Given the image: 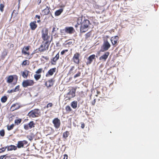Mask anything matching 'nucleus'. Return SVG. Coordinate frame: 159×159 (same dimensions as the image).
Segmentation results:
<instances>
[{
	"label": "nucleus",
	"instance_id": "f257e3e1",
	"mask_svg": "<svg viewBox=\"0 0 159 159\" xmlns=\"http://www.w3.org/2000/svg\"><path fill=\"white\" fill-rule=\"evenodd\" d=\"M89 25V21L87 20H84L83 22H81L80 26V31L81 33H84L88 30Z\"/></svg>",
	"mask_w": 159,
	"mask_h": 159
},
{
	"label": "nucleus",
	"instance_id": "f03ea898",
	"mask_svg": "<svg viewBox=\"0 0 159 159\" xmlns=\"http://www.w3.org/2000/svg\"><path fill=\"white\" fill-rule=\"evenodd\" d=\"M41 115V112L38 109H35L30 111L28 115L30 117L35 118L38 117Z\"/></svg>",
	"mask_w": 159,
	"mask_h": 159
},
{
	"label": "nucleus",
	"instance_id": "7ed1b4c3",
	"mask_svg": "<svg viewBox=\"0 0 159 159\" xmlns=\"http://www.w3.org/2000/svg\"><path fill=\"white\" fill-rule=\"evenodd\" d=\"M51 41L43 42V44L41 45L39 48V51L40 52H43L48 50V48L50 44Z\"/></svg>",
	"mask_w": 159,
	"mask_h": 159
},
{
	"label": "nucleus",
	"instance_id": "20e7f679",
	"mask_svg": "<svg viewBox=\"0 0 159 159\" xmlns=\"http://www.w3.org/2000/svg\"><path fill=\"white\" fill-rule=\"evenodd\" d=\"M42 38L43 39L45 42L46 41H50L49 38L50 37L48 35V30L47 29H45L44 30L42 31Z\"/></svg>",
	"mask_w": 159,
	"mask_h": 159
},
{
	"label": "nucleus",
	"instance_id": "39448f33",
	"mask_svg": "<svg viewBox=\"0 0 159 159\" xmlns=\"http://www.w3.org/2000/svg\"><path fill=\"white\" fill-rule=\"evenodd\" d=\"M111 45L107 41H104L101 47V51L104 52L107 50L110 47Z\"/></svg>",
	"mask_w": 159,
	"mask_h": 159
},
{
	"label": "nucleus",
	"instance_id": "423d86ee",
	"mask_svg": "<svg viewBox=\"0 0 159 159\" xmlns=\"http://www.w3.org/2000/svg\"><path fill=\"white\" fill-rule=\"evenodd\" d=\"M34 84V82L32 80H26L23 81L22 85L24 88H26L28 86H32Z\"/></svg>",
	"mask_w": 159,
	"mask_h": 159
},
{
	"label": "nucleus",
	"instance_id": "0eeeda50",
	"mask_svg": "<svg viewBox=\"0 0 159 159\" xmlns=\"http://www.w3.org/2000/svg\"><path fill=\"white\" fill-rule=\"evenodd\" d=\"M75 90L70 91L66 94L67 99H70L75 96Z\"/></svg>",
	"mask_w": 159,
	"mask_h": 159
},
{
	"label": "nucleus",
	"instance_id": "6e6552de",
	"mask_svg": "<svg viewBox=\"0 0 159 159\" xmlns=\"http://www.w3.org/2000/svg\"><path fill=\"white\" fill-rule=\"evenodd\" d=\"M52 123L54 124V126L56 129L58 128L61 124L60 120L58 118H55L52 121Z\"/></svg>",
	"mask_w": 159,
	"mask_h": 159
},
{
	"label": "nucleus",
	"instance_id": "1a4fd4ad",
	"mask_svg": "<svg viewBox=\"0 0 159 159\" xmlns=\"http://www.w3.org/2000/svg\"><path fill=\"white\" fill-rule=\"evenodd\" d=\"M28 143V142L26 140L19 141L18 142L16 147L20 148L24 147V145H26Z\"/></svg>",
	"mask_w": 159,
	"mask_h": 159
},
{
	"label": "nucleus",
	"instance_id": "9d476101",
	"mask_svg": "<svg viewBox=\"0 0 159 159\" xmlns=\"http://www.w3.org/2000/svg\"><path fill=\"white\" fill-rule=\"evenodd\" d=\"M109 55V52H106L104 54L101 56L99 58V60L102 61H105Z\"/></svg>",
	"mask_w": 159,
	"mask_h": 159
},
{
	"label": "nucleus",
	"instance_id": "9b49d317",
	"mask_svg": "<svg viewBox=\"0 0 159 159\" xmlns=\"http://www.w3.org/2000/svg\"><path fill=\"white\" fill-rule=\"evenodd\" d=\"M65 29L66 33L70 34L73 33L75 31L73 28L71 27H66Z\"/></svg>",
	"mask_w": 159,
	"mask_h": 159
},
{
	"label": "nucleus",
	"instance_id": "f8f14e48",
	"mask_svg": "<svg viewBox=\"0 0 159 159\" xmlns=\"http://www.w3.org/2000/svg\"><path fill=\"white\" fill-rule=\"evenodd\" d=\"M80 57V55L78 53H77L75 54L74 57H73V60L74 61L76 64H78L79 63V57Z\"/></svg>",
	"mask_w": 159,
	"mask_h": 159
},
{
	"label": "nucleus",
	"instance_id": "ddd939ff",
	"mask_svg": "<svg viewBox=\"0 0 159 159\" xmlns=\"http://www.w3.org/2000/svg\"><path fill=\"white\" fill-rule=\"evenodd\" d=\"M56 68H54L50 69L49 70L48 72L46 74V76L48 77L49 75H52L53 74V73L56 71Z\"/></svg>",
	"mask_w": 159,
	"mask_h": 159
},
{
	"label": "nucleus",
	"instance_id": "4468645a",
	"mask_svg": "<svg viewBox=\"0 0 159 159\" xmlns=\"http://www.w3.org/2000/svg\"><path fill=\"white\" fill-rule=\"evenodd\" d=\"M95 55H92L89 57L88 58V61L87 62V64H89L91 63L93 60L95 58Z\"/></svg>",
	"mask_w": 159,
	"mask_h": 159
},
{
	"label": "nucleus",
	"instance_id": "2eb2a0df",
	"mask_svg": "<svg viewBox=\"0 0 159 159\" xmlns=\"http://www.w3.org/2000/svg\"><path fill=\"white\" fill-rule=\"evenodd\" d=\"M119 39V37L118 36H115L114 37H112L111 39V41L113 45H115L117 43V41Z\"/></svg>",
	"mask_w": 159,
	"mask_h": 159
},
{
	"label": "nucleus",
	"instance_id": "dca6fc26",
	"mask_svg": "<svg viewBox=\"0 0 159 159\" xmlns=\"http://www.w3.org/2000/svg\"><path fill=\"white\" fill-rule=\"evenodd\" d=\"M36 21L31 22L30 24V26L31 29L32 30H34L37 27V25L36 24Z\"/></svg>",
	"mask_w": 159,
	"mask_h": 159
},
{
	"label": "nucleus",
	"instance_id": "f3484780",
	"mask_svg": "<svg viewBox=\"0 0 159 159\" xmlns=\"http://www.w3.org/2000/svg\"><path fill=\"white\" fill-rule=\"evenodd\" d=\"M59 53L57 54L56 56L52 59V61H51V63L52 64L55 65L56 64V61L59 59Z\"/></svg>",
	"mask_w": 159,
	"mask_h": 159
},
{
	"label": "nucleus",
	"instance_id": "a211bd4d",
	"mask_svg": "<svg viewBox=\"0 0 159 159\" xmlns=\"http://www.w3.org/2000/svg\"><path fill=\"white\" fill-rule=\"evenodd\" d=\"M19 107H20L17 104H14L11 106V111H13L18 109Z\"/></svg>",
	"mask_w": 159,
	"mask_h": 159
},
{
	"label": "nucleus",
	"instance_id": "6ab92c4d",
	"mask_svg": "<svg viewBox=\"0 0 159 159\" xmlns=\"http://www.w3.org/2000/svg\"><path fill=\"white\" fill-rule=\"evenodd\" d=\"M29 72V71L26 70H25L21 72L22 76L24 78H27L28 76Z\"/></svg>",
	"mask_w": 159,
	"mask_h": 159
},
{
	"label": "nucleus",
	"instance_id": "aec40b11",
	"mask_svg": "<svg viewBox=\"0 0 159 159\" xmlns=\"http://www.w3.org/2000/svg\"><path fill=\"white\" fill-rule=\"evenodd\" d=\"M8 151H11L12 150H15L17 149V147L14 145H11L7 147Z\"/></svg>",
	"mask_w": 159,
	"mask_h": 159
},
{
	"label": "nucleus",
	"instance_id": "412c9836",
	"mask_svg": "<svg viewBox=\"0 0 159 159\" xmlns=\"http://www.w3.org/2000/svg\"><path fill=\"white\" fill-rule=\"evenodd\" d=\"M29 49V46H27L26 47H24L22 51V52L25 55L28 54V55H29V53L26 52V51H28Z\"/></svg>",
	"mask_w": 159,
	"mask_h": 159
},
{
	"label": "nucleus",
	"instance_id": "4be33fe9",
	"mask_svg": "<svg viewBox=\"0 0 159 159\" xmlns=\"http://www.w3.org/2000/svg\"><path fill=\"white\" fill-rule=\"evenodd\" d=\"M49 8V7L48 6H47L46 8L43 10L42 13L44 14V15H46L49 13L50 11Z\"/></svg>",
	"mask_w": 159,
	"mask_h": 159
},
{
	"label": "nucleus",
	"instance_id": "5701e85b",
	"mask_svg": "<svg viewBox=\"0 0 159 159\" xmlns=\"http://www.w3.org/2000/svg\"><path fill=\"white\" fill-rule=\"evenodd\" d=\"M77 102L74 101H73L71 104V107L74 109H75L77 108Z\"/></svg>",
	"mask_w": 159,
	"mask_h": 159
},
{
	"label": "nucleus",
	"instance_id": "b1692460",
	"mask_svg": "<svg viewBox=\"0 0 159 159\" xmlns=\"http://www.w3.org/2000/svg\"><path fill=\"white\" fill-rule=\"evenodd\" d=\"M82 21V17H79L78 19L77 20V24L75 25V27L76 28H77L79 25H81V22Z\"/></svg>",
	"mask_w": 159,
	"mask_h": 159
},
{
	"label": "nucleus",
	"instance_id": "393cba45",
	"mask_svg": "<svg viewBox=\"0 0 159 159\" xmlns=\"http://www.w3.org/2000/svg\"><path fill=\"white\" fill-rule=\"evenodd\" d=\"M13 80V77L12 75L9 76L7 78V82L8 83H11L12 82Z\"/></svg>",
	"mask_w": 159,
	"mask_h": 159
},
{
	"label": "nucleus",
	"instance_id": "a878e982",
	"mask_svg": "<svg viewBox=\"0 0 159 159\" xmlns=\"http://www.w3.org/2000/svg\"><path fill=\"white\" fill-rule=\"evenodd\" d=\"M28 125V126L30 129H31L34 127L35 124L34 123V121H31Z\"/></svg>",
	"mask_w": 159,
	"mask_h": 159
},
{
	"label": "nucleus",
	"instance_id": "bb28decb",
	"mask_svg": "<svg viewBox=\"0 0 159 159\" xmlns=\"http://www.w3.org/2000/svg\"><path fill=\"white\" fill-rule=\"evenodd\" d=\"M63 11V10L62 9H61L55 12V15L56 16L59 15Z\"/></svg>",
	"mask_w": 159,
	"mask_h": 159
},
{
	"label": "nucleus",
	"instance_id": "cd10ccee",
	"mask_svg": "<svg viewBox=\"0 0 159 159\" xmlns=\"http://www.w3.org/2000/svg\"><path fill=\"white\" fill-rule=\"evenodd\" d=\"M41 75L39 74H36L34 75V79L36 80H38L41 77Z\"/></svg>",
	"mask_w": 159,
	"mask_h": 159
},
{
	"label": "nucleus",
	"instance_id": "c85d7f7f",
	"mask_svg": "<svg viewBox=\"0 0 159 159\" xmlns=\"http://www.w3.org/2000/svg\"><path fill=\"white\" fill-rule=\"evenodd\" d=\"M7 100V98L6 96L2 97L1 98V101L3 103L5 102Z\"/></svg>",
	"mask_w": 159,
	"mask_h": 159
},
{
	"label": "nucleus",
	"instance_id": "c756f323",
	"mask_svg": "<svg viewBox=\"0 0 159 159\" xmlns=\"http://www.w3.org/2000/svg\"><path fill=\"white\" fill-rule=\"evenodd\" d=\"M48 82H49V84L48 85V87H51L53 85V84L52 79H51L48 80Z\"/></svg>",
	"mask_w": 159,
	"mask_h": 159
},
{
	"label": "nucleus",
	"instance_id": "7c9ffc66",
	"mask_svg": "<svg viewBox=\"0 0 159 159\" xmlns=\"http://www.w3.org/2000/svg\"><path fill=\"white\" fill-rule=\"evenodd\" d=\"M21 119L16 120H15V123L17 125H18L21 123Z\"/></svg>",
	"mask_w": 159,
	"mask_h": 159
},
{
	"label": "nucleus",
	"instance_id": "2f4dec72",
	"mask_svg": "<svg viewBox=\"0 0 159 159\" xmlns=\"http://www.w3.org/2000/svg\"><path fill=\"white\" fill-rule=\"evenodd\" d=\"M66 111L68 113L72 111V109H71L70 107L69 106H66Z\"/></svg>",
	"mask_w": 159,
	"mask_h": 159
},
{
	"label": "nucleus",
	"instance_id": "473e14b6",
	"mask_svg": "<svg viewBox=\"0 0 159 159\" xmlns=\"http://www.w3.org/2000/svg\"><path fill=\"white\" fill-rule=\"evenodd\" d=\"M69 135V132L67 131L64 133L63 134V137L65 138H66Z\"/></svg>",
	"mask_w": 159,
	"mask_h": 159
},
{
	"label": "nucleus",
	"instance_id": "72a5a7b5",
	"mask_svg": "<svg viewBox=\"0 0 159 159\" xmlns=\"http://www.w3.org/2000/svg\"><path fill=\"white\" fill-rule=\"evenodd\" d=\"M74 66H72L71 67V68L70 69V70L69 71V74H73L74 73V72H73L72 71L74 69Z\"/></svg>",
	"mask_w": 159,
	"mask_h": 159
},
{
	"label": "nucleus",
	"instance_id": "f704fd0d",
	"mask_svg": "<svg viewBox=\"0 0 159 159\" xmlns=\"http://www.w3.org/2000/svg\"><path fill=\"white\" fill-rule=\"evenodd\" d=\"M14 126V125L13 124H12V125H11L10 126H7V129L8 130H11V129H12L13 127Z\"/></svg>",
	"mask_w": 159,
	"mask_h": 159
},
{
	"label": "nucleus",
	"instance_id": "c9c22d12",
	"mask_svg": "<svg viewBox=\"0 0 159 159\" xmlns=\"http://www.w3.org/2000/svg\"><path fill=\"white\" fill-rule=\"evenodd\" d=\"M65 28L62 30H61L60 32L61 33V35L65 34V33H66Z\"/></svg>",
	"mask_w": 159,
	"mask_h": 159
},
{
	"label": "nucleus",
	"instance_id": "e433bc0d",
	"mask_svg": "<svg viewBox=\"0 0 159 159\" xmlns=\"http://www.w3.org/2000/svg\"><path fill=\"white\" fill-rule=\"evenodd\" d=\"M4 7V5L2 4H0V11H1V12H3V8Z\"/></svg>",
	"mask_w": 159,
	"mask_h": 159
},
{
	"label": "nucleus",
	"instance_id": "4c0bfd02",
	"mask_svg": "<svg viewBox=\"0 0 159 159\" xmlns=\"http://www.w3.org/2000/svg\"><path fill=\"white\" fill-rule=\"evenodd\" d=\"M29 61H27V60H25L24 61L22 64V65H27V64H29Z\"/></svg>",
	"mask_w": 159,
	"mask_h": 159
},
{
	"label": "nucleus",
	"instance_id": "58836bf2",
	"mask_svg": "<svg viewBox=\"0 0 159 159\" xmlns=\"http://www.w3.org/2000/svg\"><path fill=\"white\" fill-rule=\"evenodd\" d=\"M20 86L18 85L14 89V91L16 92L19 91V89Z\"/></svg>",
	"mask_w": 159,
	"mask_h": 159
},
{
	"label": "nucleus",
	"instance_id": "ea45409f",
	"mask_svg": "<svg viewBox=\"0 0 159 159\" xmlns=\"http://www.w3.org/2000/svg\"><path fill=\"white\" fill-rule=\"evenodd\" d=\"M43 70L42 68H40L38 69L35 72L37 74H39L41 73Z\"/></svg>",
	"mask_w": 159,
	"mask_h": 159
},
{
	"label": "nucleus",
	"instance_id": "a19ab883",
	"mask_svg": "<svg viewBox=\"0 0 159 159\" xmlns=\"http://www.w3.org/2000/svg\"><path fill=\"white\" fill-rule=\"evenodd\" d=\"M5 134V132L4 130L0 131V135L2 136H3Z\"/></svg>",
	"mask_w": 159,
	"mask_h": 159
},
{
	"label": "nucleus",
	"instance_id": "79ce46f5",
	"mask_svg": "<svg viewBox=\"0 0 159 159\" xmlns=\"http://www.w3.org/2000/svg\"><path fill=\"white\" fill-rule=\"evenodd\" d=\"M28 124H25L24 125V128L26 130H28L30 128L28 126Z\"/></svg>",
	"mask_w": 159,
	"mask_h": 159
},
{
	"label": "nucleus",
	"instance_id": "37998d69",
	"mask_svg": "<svg viewBox=\"0 0 159 159\" xmlns=\"http://www.w3.org/2000/svg\"><path fill=\"white\" fill-rule=\"evenodd\" d=\"M7 148V147H6L5 148L3 147L2 148L0 149V153L2 152H4L6 150V148Z\"/></svg>",
	"mask_w": 159,
	"mask_h": 159
},
{
	"label": "nucleus",
	"instance_id": "c03bdc74",
	"mask_svg": "<svg viewBox=\"0 0 159 159\" xmlns=\"http://www.w3.org/2000/svg\"><path fill=\"white\" fill-rule=\"evenodd\" d=\"M80 72H78L77 74H76L74 76V78H75L77 77H79L80 76Z\"/></svg>",
	"mask_w": 159,
	"mask_h": 159
},
{
	"label": "nucleus",
	"instance_id": "a18cd8bd",
	"mask_svg": "<svg viewBox=\"0 0 159 159\" xmlns=\"http://www.w3.org/2000/svg\"><path fill=\"white\" fill-rule=\"evenodd\" d=\"M91 34L90 33H88L85 34V37L86 38H88L90 36Z\"/></svg>",
	"mask_w": 159,
	"mask_h": 159
},
{
	"label": "nucleus",
	"instance_id": "49530a36",
	"mask_svg": "<svg viewBox=\"0 0 159 159\" xmlns=\"http://www.w3.org/2000/svg\"><path fill=\"white\" fill-rule=\"evenodd\" d=\"M52 105H53L52 103H49L47 104L46 107L47 108H48L49 107H51L52 106Z\"/></svg>",
	"mask_w": 159,
	"mask_h": 159
},
{
	"label": "nucleus",
	"instance_id": "de8ad7c7",
	"mask_svg": "<svg viewBox=\"0 0 159 159\" xmlns=\"http://www.w3.org/2000/svg\"><path fill=\"white\" fill-rule=\"evenodd\" d=\"M14 92H15L14 91V89H12L10 90H8L7 91V93H11Z\"/></svg>",
	"mask_w": 159,
	"mask_h": 159
},
{
	"label": "nucleus",
	"instance_id": "09e8293b",
	"mask_svg": "<svg viewBox=\"0 0 159 159\" xmlns=\"http://www.w3.org/2000/svg\"><path fill=\"white\" fill-rule=\"evenodd\" d=\"M55 29H56V28H55V27H54L52 29V33L53 34L54 32L56 31V30H55Z\"/></svg>",
	"mask_w": 159,
	"mask_h": 159
},
{
	"label": "nucleus",
	"instance_id": "8fccbe9b",
	"mask_svg": "<svg viewBox=\"0 0 159 159\" xmlns=\"http://www.w3.org/2000/svg\"><path fill=\"white\" fill-rule=\"evenodd\" d=\"M6 156V155L1 156H0V159H3Z\"/></svg>",
	"mask_w": 159,
	"mask_h": 159
},
{
	"label": "nucleus",
	"instance_id": "3c124183",
	"mask_svg": "<svg viewBox=\"0 0 159 159\" xmlns=\"http://www.w3.org/2000/svg\"><path fill=\"white\" fill-rule=\"evenodd\" d=\"M35 17L36 18H37L39 19H40V16H39V15H36V16H35Z\"/></svg>",
	"mask_w": 159,
	"mask_h": 159
},
{
	"label": "nucleus",
	"instance_id": "603ef678",
	"mask_svg": "<svg viewBox=\"0 0 159 159\" xmlns=\"http://www.w3.org/2000/svg\"><path fill=\"white\" fill-rule=\"evenodd\" d=\"M95 102H96V101H95V99H94L93 100V101L92 102V105H94V104H95Z\"/></svg>",
	"mask_w": 159,
	"mask_h": 159
},
{
	"label": "nucleus",
	"instance_id": "864d4df0",
	"mask_svg": "<svg viewBox=\"0 0 159 159\" xmlns=\"http://www.w3.org/2000/svg\"><path fill=\"white\" fill-rule=\"evenodd\" d=\"M81 127L82 128H84V124H82Z\"/></svg>",
	"mask_w": 159,
	"mask_h": 159
},
{
	"label": "nucleus",
	"instance_id": "5fc2aeb1",
	"mask_svg": "<svg viewBox=\"0 0 159 159\" xmlns=\"http://www.w3.org/2000/svg\"><path fill=\"white\" fill-rule=\"evenodd\" d=\"M67 156L66 155H64V159H67Z\"/></svg>",
	"mask_w": 159,
	"mask_h": 159
},
{
	"label": "nucleus",
	"instance_id": "6e6d98bb",
	"mask_svg": "<svg viewBox=\"0 0 159 159\" xmlns=\"http://www.w3.org/2000/svg\"><path fill=\"white\" fill-rule=\"evenodd\" d=\"M72 42H69L67 43V44L68 45H70L72 44Z\"/></svg>",
	"mask_w": 159,
	"mask_h": 159
},
{
	"label": "nucleus",
	"instance_id": "4d7b16f0",
	"mask_svg": "<svg viewBox=\"0 0 159 159\" xmlns=\"http://www.w3.org/2000/svg\"><path fill=\"white\" fill-rule=\"evenodd\" d=\"M65 51L64 50H63L61 52V54L62 55H63L65 53Z\"/></svg>",
	"mask_w": 159,
	"mask_h": 159
},
{
	"label": "nucleus",
	"instance_id": "13d9d810",
	"mask_svg": "<svg viewBox=\"0 0 159 159\" xmlns=\"http://www.w3.org/2000/svg\"><path fill=\"white\" fill-rule=\"evenodd\" d=\"M45 85H46V86L47 87H48H48H48V84H47V82H45Z\"/></svg>",
	"mask_w": 159,
	"mask_h": 159
},
{
	"label": "nucleus",
	"instance_id": "bf43d9fd",
	"mask_svg": "<svg viewBox=\"0 0 159 159\" xmlns=\"http://www.w3.org/2000/svg\"><path fill=\"white\" fill-rule=\"evenodd\" d=\"M42 57L46 59H48V57H45L44 56H43Z\"/></svg>",
	"mask_w": 159,
	"mask_h": 159
},
{
	"label": "nucleus",
	"instance_id": "052dcab7",
	"mask_svg": "<svg viewBox=\"0 0 159 159\" xmlns=\"http://www.w3.org/2000/svg\"><path fill=\"white\" fill-rule=\"evenodd\" d=\"M39 1V2L38 4H39L41 2V0H38V1Z\"/></svg>",
	"mask_w": 159,
	"mask_h": 159
},
{
	"label": "nucleus",
	"instance_id": "680f3d73",
	"mask_svg": "<svg viewBox=\"0 0 159 159\" xmlns=\"http://www.w3.org/2000/svg\"><path fill=\"white\" fill-rule=\"evenodd\" d=\"M21 0H18V2H19V3H18V5H19V4H20V1Z\"/></svg>",
	"mask_w": 159,
	"mask_h": 159
},
{
	"label": "nucleus",
	"instance_id": "e2e57ef3",
	"mask_svg": "<svg viewBox=\"0 0 159 159\" xmlns=\"http://www.w3.org/2000/svg\"><path fill=\"white\" fill-rule=\"evenodd\" d=\"M40 22V20H38L37 21V22H38V23H39V22Z\"/></svg>",
	"mask_w": 159,
	"mask_h": 159
},
{
	"label": "nucleus",
	"instance_id": "0e129e2a",
	"mask_svg": "<svg viewBox=\"0 0 159 159\" xmlns=\"http://www.w3.org/2000/svg\"><path fill=\"white\" fill-rule=\"evenodd\" d=\"M58 44H59L58 43H57V45H58Z\"/></svg>",
	"mask_w": 159,
	"mask_h": 159
},
{
	"label": "nucleus",
	"instance_id": "69168bd1",
	"mask_svg": "<svg viewBox=\"0 0 159 159\" xmlns=\"http://www.w3.org/2000/svg\"><path fill=\"white\" fill-rule=\"evenodd\" d=\"M58 44H59L58 43H57V45H58Z\"/></svg>",
	"mask_w": 159,
	"mask_h": 159
}]
</instances>
